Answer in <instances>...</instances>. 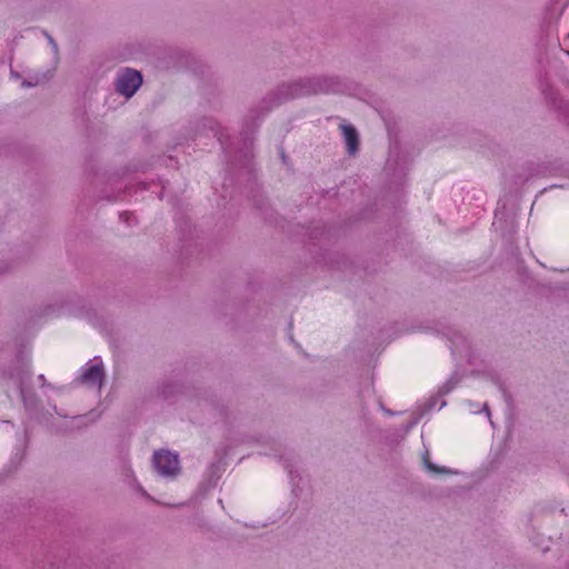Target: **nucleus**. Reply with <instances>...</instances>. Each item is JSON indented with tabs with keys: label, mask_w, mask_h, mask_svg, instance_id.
<instances>
[{
	"label": "nucleus",
	"mask_w": 569,
	"mask_h": 569,
	"mask_svg": "<svg viewBox=\"0 0 569 569\" xmlns=\"http://www.w3.org/2000/svg\"><path fill=\"white\" fill-rule=\"evenodd\" d=\"M343 83L339 77L319 74L306 77L281 84L274 96L278 103L313 94L338 93L343 91Z\"/></svg>",
	"instance_id": "obj_1"
},
{
	"label": "nucleus",
	"mask_w": 569,
	"mask_h": 569,
	"mask_svg": "<svg viewBox=\"0 0 569 569\" xmlns=\"http://www.w3.org/2000/svg\"><path fill=\"white\" fill-rule=\"evenodd\" d=\"M32 372L30 369H19L10 375V380L19 390L26 410L33 416L38 407V398L31 388Z\"/></svg>",
	"instance_id": "obj_2"
},
{
	"label": "nucleus",
	"mask_w": 569,
	"mask_h": 569,
	"mask_svg": "<svg viewBox=\"0 0 569 569\" xmlns=\"http://www.w3.org/2000/svg\"><path fill=\"white\" fill-rule=\"evenodd\" d=\"M141 84V73L130 68L121 69L114 79L116 91L126 98H131Z\"/></svg>",
	"instance_id": "obj_3"
},
{
	"label": "nucleus",
	"mask_w": 569,
	"mask_h": 569,
	"mask_svg": "<svg viewBox=\"0 0 569 569\" xmlns=\"http://www.w3.org/2000/svg\"><path fill=\"white\" fill-rule=\"evenodd\" d=\"M157 472L166 478H174L180 471L179 457L169 450H160L153 455Z\"/></svg>",
	"instance_id": "obj_4"
},
{
	"label": "nucleus",
	"mask_w": 569,
	"mask_h": 569,
	"mask_svg": "<svg viewBox=\"0 0 569 569\" xmlns=\"http://www.w3.org/2000/svg\"><path fill=\"white\" fill-rule=\"evenodd\" d=\"M80 381L90 387H100L103 380V366L99 358H94L92 363H88L81 369Z\"/></svg>",
	"instance_id": "obj_5"
},
{
	"label": "nucleus",
	"mask_w": 569,
	"mask_h": 569,
	"mask_svg": "<svg viewBox=\"0 0 569 569\" xmlns=\"http://www.w3.org/2000/svg\"><path fill=\"white\" fill-rule=\"evenodd\" d=\"M461 381V376L455 371L450 378L439 388L438 396L431 397L426 403V410H432L437 407L438 410L442 409L447 403L445 400L439 401V398L449 393Z\"/></svg>",
	"instance_id": "obj_6"
},
{
	"label": "nucleus",
	"mask_w": 569,
	"mask_h": 569,
	"mask_svg": "<svg viewBox=\"0 0 569 569\" xmlns=\"http://www.w3.org/2000/svg\"><path fill=\"white\" fill-rule=\"evenodd\" d=\"M343 140L347 146L349 154H355L359 149V134L356 128L351 124H341Z\"/></svg>",
	"instance_id": "obj_7"
},
{
	"label": "nucleus",
	"mask_w": 569,
	"mask_h": 569,
	"mask_svg": "<svg viewBox=\"0 0 569 569\" xmlns=\"http://www.w3.org/2000/svg\"><path fill=\"white\" fill-rule=\"evenodd\" d=\"M449 339L451 341L450 349L453 355H459L460 357H462L463 353L468 351V340L461 332L455 331L452 333V337H450Z\"/></svg>",
	"instance_id": "obj_8"
},
{
	"label": "nucleus",
	"mask_w": 569,
	"mask_h": 569,
	"mask_svg": "<svg viewBox=\"0 0 569 569\" xmlns=\"http://www.w3.org/2000/svg\"><path fill=\"white\" fill-rule=\"evenodd\" d=\"M203 126L209 127L210 131L212 132V136L214 138H217V140L221 144V148L223 149V151L229 152V150H228L229 147L227 146V141H226V136H224L223 131L220 129V126L212 119H206Z\"/></svg>",
	"instance_id": "obj_9"
},
{
	"label": "nucleus",
	"mask_w": 569,
	"mask_h": 569,
	"mask_svg": "<svg viewBox=\"0 0 569 569\" xmlns=\"http://www.w3.org/2000/svg\"><path fill=\"white\" fill-rule=\"evenodd\" d=\"M422 459H423V465H425L426 469L428 471H430V472H433V473H446V475L453 473V471H451L450 469H448L446 467H438L435 463H432L429 460V452L428 451H426V453L423 455Z\"/></svg>",
	"instance_id": "obj_10"
},
{
	"label": "nucleus",
	"mask_w": 569,
	"mask_h": 569,
	"mask_svg": "<svg viewBox=\"0 0 569 569\" xmlns=\"http://www.w3.org/2000/svg\"><path fill=\"white\" fill-rule=\"evenodd\" d=\"M465 405L468 407L470 413L476 415L480 413L481 411H485L487 413L488 419L490 420L489 407L486 402L483 405H480L478 402L467 400Z\"/></svg>",
	"instance_id": "obj_11"
},
{
	"label": "nucleus",
	"mask_w": 569,
	"mask_h": 569,
	"mask_svg": "<svg viewBox=\"0 0 569 569\" xmlns=\"http://www.w3.org/2000/svg\"><path fill=\"white\" fill-rule=\"evenodd\" d=\"M558 108L560 110L561 119L569 124V104H567L562 100H560Z\"/></svg>",
	"instance_id": "obj_12"
},
{
	"label": "nucleus",
	"mask_w": 569,
	"mask_h": 569,
	"mask_svg": "<svg viewBox=\"0 0 569 569\" xmlns=\"http://www.w3.org/2000/svg\"><path fill=\"white\" fill-rule=\"evenodd\" d=\"M120 220L123 221L124 223H127L128 226L137 223L136 216L133 213L127 212V211L122 212L120 214Z\"/></svg>",
	"instance_id": "obj_13"
},
{
	"label": "nucleus",
	"mask_w": 569,
	"mask_h": 569,
	"mask_svg": "<svg viewBox=\"0 0 569 569\" xmlns=\"http://www.w3.org/2000/svg\"><path fill=\"white\" fill-rule=\"evenodd\" d=\"M252 140L248 137L244 138L243 142V157L249 158L251 156Z\"/></svg>",
	"instance_id": "obj_14"
},
{
	"label": "nucleus",
	"mask_w": 569,
	"mask_h": 569,
	"mask_svg": "<svg viewBox=\"0 0 569 569\" xmlns=\"http://www.w3.org/2000/svg\"><path fill=\"white\" fill-rule=\"evenodd\" d=\"M419 421V417L415 418L413 420H411L410 422H408L406 426H405V432H408L410 429H412Z\"/></svg>",
	"instance_id": "obj_15"
},
{
	"label": "nucleus",
	"mask_w": 569,
	"mask_h": 569,
	"mask_svg": "<svg viewBox=\"0 0 569 569\" xmlns=\"http://www.w3.org/2000/svg\"><path fill=\"white\" fill-rule=\"evenodd\" d=\"M379 406H380V408L383 410V412H385L386 415H388V416H393V415H396L393 411H391V410H389V409H386V408L382 406V403H381V402H379Z\"/></svg>",
	"instance_id": "obj_16"
},
{
	"label": "nucleus",
	"mask_w": 569,
	"mask_h": 569,
	"mask_svg": "<svg viewBox=\"0 0 569 569\" xmlns=\"http://www.w3.org/2000/svg\"><path fill=\"white\" fill-rule=\"evenodd\" d=\"M286 468L288 469V472H289L291 479H293V470L291 469V466L290 465H286Z\"/></svg>",
	"instance_id": "obj_17"
},
{
	"label": "nucleus",
	"mask_w": 569,
	"mask_h": 569,
	"mask_svg": "<svg viewBox=\"0 0 569 569\" xmlns=\"http://www.w3.org/2000/svg\"><path fill=\"white\" fill-rule=\"evenodd\" d=\"M22 86H23V87L29 88V87H32V86H33V83H32V82H30V81L24 80V81L22 82Z\"/></svg>",
	"instance_id": "obj_18"
},
{
	"label": "nucleus",
	"mask_w": 569,
	"mask_h": 569,
	"mask_svg": "<svg viewBox=\"0 0 569 569\" xmlns=\"http://www.w3.org/2000/svg\"><path fill=\"white\" fill-rule=\"evenodd\" d=\"M38 379L42 381V386H46V378L43 375H39Z\"/></svg>",
	"instance_id": "obj_19"
},
{
	"label": "nucleus",
	"mask_w": 569,
	"mask_h": 569,
	"mask_svg": "<svg viewBox=\"0 0 569 569\" xmlns=\"http://www.w3.org/2000/svg\"><path fill=\"white\" fill-rule=\"evenodd\" d=\"M49 41L54 46V48L57 47L53 42V39L51 37H49Z\"/></svg>",
	"instance_id": "obj_20"
}]
</instances>
